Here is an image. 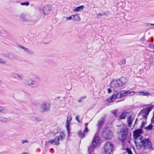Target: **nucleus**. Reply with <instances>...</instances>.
I'll return each mask as SVG.
<instances>
[{
  "label": "nucleus",
  "instance_id": "obj_47",
  "mask_svg": "<svg viewBox=\"0 0 154 154\" xmlns=\"http://www.w3.org/2000/svg\"><path fill=\"white\" fill-rule=\"evenodd\" d=\"M79 116H76V118H75V119L77 121L80 123V121L79 120Z\"/></svg>",
  "mask_w": 154,
  "mask_h": 154
},
{
  "label": "nucleus",
  "instance_id": "obj_18",
  "mask_svg": "<svg viewBox=\"0 0 154 154\" xmlns=\"http://www.w3.org/2000/svg\"><path fill=\"white\" fill-rule=\"evenodd\" d=\"M30 86L32 87L35 88L38 86V83L36 81L31 80Z\"/></svg>",
  "mask_w": 154,
  "mask_h": 154
},
{
  "label": "nucleus",
  "instance_id": "obj_40",
  "mask_svg": "<svg viewBox=\"0 0 154 154\" xmlns=\"http://www.w3.org/2000/svg\"><path fill=\"white\" fill-rule=\"evenodd\" d=\"M126 150L127 152H128V154H133L131 152V151L130 149L127 148L126 149Z\"/></svg>",
  "mask_w": 154,
  "mask_h": 154
},
{
  "label": "nucleus",
  "instance_id": "obj_51",
  "mask_svg": "<svg viewBox=\"0 0 154 154\" xmlns=\"http://www.w3.org/2000/svg\"><path fill=\"white\" fill-rule=\"evenodd\" d=\"M88 123H86L85 124V127H87V126L88 125Z\"/></svg>",
  "mask_w": 154,
  "mask_h": 154
},
{
  "label": "nucleus",
  "instance_id": "obj_55",
  "mask_svg": "<svg viewBox=\"0 0 154 154\" xmlns=\"http://www.w3.org/2000/svg\"><path fill=\"white\" fill-rule=\"evenodd\" d=\"M150 25L151 26H154V24H153V23H150Z\"/></svg>",
  "mask_w": 154,
  "mask_h": 154
},
{
  "label": "nucleus",
  "instance_id": "obj_3",
  "mask_svg": "<svg viewBox=\"0 0 154 154\" xmlns=\"http://www.w3.org/2000/svg\"><path fill=\"white\" fill-rule=\"evenodd\" d=\"M142 132V130L140 129H137L134 131L133 136L135 144L138 143L139 141H140L141 139L143 138V137L140 135Z\"/></svg>",
  "mask_w": 154,
  "mask_h": 154
},
{
  "label": "nucleus",
  "instance_id": "obj_43",
  "mask_svg": "<svg viewBox=\"0 0 154 154\" xmlns=\"http://www.w3.org/2000/svg\"><path fill=\"white\" fill-rule=\"evenodd\" d=\"M88 132V129L87 127H85V128L84 131V133H86Z\"/></svg>",
  "mask_w": 154,
  "mask_h": 154
},
{
  "label": "nucleus",
  "instance_id": "obj_15",
  "mask_svg": "<svg viewBox=\"0 0 154 154\" xmlns=\"http://www.w3.org/2000/svg\"><path fill=\"white\" fill-rule=\"evenodd\" d=\"M118 79L120 82V84L122 86L127 83L128 81L127 79L124 77H122Z\"/></svg>",
  "mask_w": 154,
  "mask_h": 154
},
{
  "label": "nucleus",
  "instance_id": "obj_56",
  "mask_svg": "<svg viewBox=\"0 0 154 154\" xmlns=\"http://www.w3.org/2000/svg\"><path fill=\"white\" fill-rule=\"evenodd\" d=\"M1 33H2V32H1V30L0 29V34H1Z\"/></svg>",
  "mask_w": 154,
  "mask_h": 154
},
{
  "label": "nucleus",
  "instance_id": "obj_1",
  "mask_svg": "<svg viewBox=\"0 0 154 154\" xmlns=\"http://www.w3.org/2000/svg\"><path fill=\"white\" fill-rule=\"evenodd\" d=\"M135 145L137 149H140L143 146L144 149H150L152 147V144L149 139H144V138L140 140V141L137 143Z\"/></svg>",
  "mask_w": 154,
  "mask_h": 154
},
{
  "label": "nucleus",
  "instance_id": "obj_16",
  "mask_svg": "<svg viewBox=\"0 0 154 154\" xmlns=\"http://www.w3.org/2000/svg\"><path fill=\"white\" fill-rule=\"evenodd\" d=\"M19 47L20 48L23 49L25 51L27 52L30 54H32L33 53V51L32 50L26 48L22 45H20Z\"/></svg>",
  "mask_w": 154,
  "mask_h": 154
},
{
  "label": "nucleus",
  "instance_id": "obj_9",
  "mask_svg": "<svg viewBox=\"0 0 154 154\" xmlns=\"http://www.w3.org/2000/svg\"><path fill=\"white\" fill-rule=\"evenodd\" d=\"M66 135L64 132H61L59 135L55 138L57 143L59 145L60 144L59 141H62L64 140L66 138Z\"/></svg>",
  "mask_w": 154,
  "mask_h": 154
},
{
  "label": "nucleus",
  "instance_id": "obj_19",
  "mask_svg": "<svg viewBox=\"0 0 154 154\" xmlns=\"http://www.w3.org/2000/svg\"><path fill=\"white\" fill-rule=\"evenodd\" d=\"M105 138L106 139H109L112 137V132L110 131H106L105 132Z\"/></svg>",
  "mask_w": 154,
  "mask_h": 154
},
{
  "label": "nucleus",
  "instance_id": "obj_5",
  "mask_svg": "<svg viewBox=\"0 0 154 154\" xmlns=\"http://www.w3.org/2000/svg\"><path fill=\"white\" fill-rule=\"evenodd\" d=\"M128 133L127 129L123 128L120 129V134L121 135V138H119V139L121 141L122 143H124Z\"/></svg>",
  "mask_w": 154,
  "mask_h": 154
},
{
  "label": "nucleus",
  "instance_id": "obj_30",
  "mask_svg": "<svg viewBox=\"0 0 154 154\" xmlns=\"http://www.w3.org/2000/svg\"><path fill=\"white\" fill-rule=\"evenodd\" d=\"M126 112L122 113L119 116V119H125L126 116Z\"/></svg>",
  "mask_w": 154,
  "mask_h": 154
},
{
  "label": "nucleus",
  "instance_id": "obj_60",
  "mask_svg": "<svg viewBox=\"0 0 154 154\" xmlns=\"http://www.w3.org/2000/svg\"><path fill=\"white\" fill-rule=\"evenodd\" d=\"M153 112L154 113V112Z\"/></svg>",
  "mask_w": 154,
  "mask_h": 154
},
{
  "label": "nucleus",
  "instance_id": "obj_31",
  "mask_svg": "<svg viewBox=\"0 0 154 154\" xmlns=\"http://www.w3.org/2000/svg\"><path fill=\"white\" fill-rule=\"evenodd\" d=\"M85 133L82 132L81 131H79L78 132V134L80 138H83L85 137Z\"/></svg>",
  "mask_w": 154,
  "mask_h": 154
},
{
  "label": "nucleus",
  "instance_id": "obj_28",
  "mask_svg": "<svg viewBox=\"0 0 154 154\" xmlns=\"http://www.w3.org/2000/svg\"><path fill=\"white\" fill-rule=\"evenodd\" d=\"M127 122L129 126H130L132 123V120L131 119V116H130L127 119Z\"/></svg>",
  "mask_w": 154,
  "mask_h": 154
},
{
  "label": "nucleus",
  "instance_id": "obj_14",
  "mask_svg": "<svg viewBox=\"0 0 154 154\" xmlns=\"http://www.w3.org/2000/svg\"><path fill=\"white\" fill-rule=\"evenodd\" d=\"M42 111L44 112L48 111L50 108V105L49 104L46 103H44L42 105Z\"/></svg>",
  "mask_w": 154,
  "mask_h": 154
},
{
  "label": "nucleus",
  "instance_id": "obj_22",
  "mask_svg": "<svg viewBox=\"0 0 154 154\" xmlns=\"http://www.w3.org/2000/svg\"><path fill=\"white\" fill-rule=\"evenodd\" d=\"M84 8V6L83 5H81L80 6H79L75 8L74 10L73 11L74 12H78L81 11L83 10Z\"/></svg>",
  "mask_w": 154,
  "mask_h": 154
},
{
  "label": "nucleus",
  "instance_id": "obj_45",
  "mask_svg": "<svg viewBox=\"0 0 154 154\" xmlns=\"http://www.w3.org/2000/svg\"><path fill=\"white\" fill-rule=\"evenodd\" d=\"M145 123L144 122H142L141 123V125L140 128H143L145 126Z\"/></svg>",
  "mask_w": 154,
  "mask_h": 154
},
{
  "label": "nucleus",
  "instance_id": "obj_10",
  "mask_svg": "<svg viewBox=\"0 0 154 154\" xmlns=\"http://www.w3.org/2000/svg\"><path fill=\"white\" fill-rule=\"evenodd\" d=\"M51 10V8L48 5L44 6L43 9H40V10L41 13H42L45 15H48L49 13Z\"/></svg>",
  "mask_w": 154,
  "mask_h": 154
},
{
  "label": "nucleus",
  "instance_id": "obj_39",
  "mask_svg": "<svg viewBox=\"0 0 154 154\" xmlns=\"http://www.w3.org/2000/svg\"><path fill=\"white\" fill-rule=\"evenodd\" d=\"M117 112V110H114L112 111V113L115 116H116V114Z\"/></svg>",
  "mask_w": 154,
  "mask_h": 154
},
{
  "label": "nucleus",
  "instance_id": "obj_38",
  "mask_svg": "<svg viewBox=\"0 0 154 154\" xmlns=\"http://www.w3.org/2000/svg\"><path fill=\"white\" fill-rule=\"evenodd\" d=\"M66 20H72V15L71 16H70L68 17H66Z\"/></svg>",
  "mask_w": 154,
  "mask_h": 154
},
{
  "label": "nucleus",
  "instance_id": "obj_58",
  "mask_svg": "<svg viewBox=\"0 0 154 154\" xmlns=\"http://www.w3.org/2000/svg\"><path fill=\"white\" fill-rule=\"evenodd\" d=\"M128 142L130 143V141H128Z\"/></svg>",
  "mask_w": 154,
  "mask_h": 154
},
{
  "label": "nucleus",
  "instance_id": "obj_48",
  "mask_svg": "<svg viewBox=\"0 0 154 154\" xmlns=\"http://www.w3.org/2000/svg\"><path fill=\"white\" fill-rule=\"evenodd\" d=\"M107 91L108 93H110L112 92V90L110 88H108Z\"/></svg>",
  "mask_w": 154,
  "mask_h": 154
},
{
  "label": "nucleus",
  "instance_id": "obj_50",
  "mask_svg": "<svg viewBox=\"0 0 154 154\" xmlns=\"http://www.w3.org/2000/svg\"><path fill=\"white\" fill-rule=\"evenodd\" d=\"M103 13L104 15H105L106 14H108L109 13V12L108 11H106V12H103Z\"/></svg>",
  "mask_w": 154,
  "mask_h": 154
},
{
  "label": "nucleus",
  "instance_id": "obj_52",
  "mask_svg": "<svg viewBox=\"0 0 154 154\" xmlns=\"http://www.w3.org/2000/svg\"><path fill=\"white\" fill-rule=\"evenodd\" d=\"M137 121V119H136L135 121L134 124H136Z\"/></svg>",
  "mask_w": 154,
  "mask_h": 154
},
{
  "label": "nucleus",
  "instance_id": "obj_25",
  "mask_svg": "<svg viewBox=\"0 0 154 154\" xmlns=\"http://www.w3.org/2000/svg\"><path fill=\"white\" fill-rule=\"evenodd\" d=\"M8 121V119L6 117L0 116V122H6Z\"/></svg>",
  "mask_w": 154,
  "mask_h": 154
},
{
  "label": "nucleus",
  "instance_id": "obj_53",
  "mask_svg": "<svg viewBox=\"0 0 154 154\" xmlns=\"http://www.w3.org/2000/svg\"><path fill=\"white\" fill-rule=\"evenodd\" d=\"M2 84V82L1 80H0V85H1V84Z\"/></svg>",
  "mask_w": 154,
  "mask_h": 154
},
{
  "label": "nucleus",
  "instance_id": "obj_6",
  "mask_svg": "<svg viewBox=\"0 0 154 154\" xmlns=\"http://www.w3.org/2000/svg\"><path fill=\"white\" fill-rule=\"evenodd\" d=\"M152 106H148L144 110H141L140 112L139 115H140L143 114V117L146 119L149 112L152 110Z\"/></svg>",
  "mask_w": 154,
  "mask_h": 154
},
{
  "label": "nucleus",
  "instance_id": "obj_49",
  "mask_svg": "<svg viewBox=\"0 0 154 154\" xmlns=\"http://www.w3.org/2000/svg\"><path fill=\"white\" fill-rule=\"evenodd\" d=\"M149 47L151 48H154V45H151L150 44Z\"/></svg>",
  "mask_w": 154,
  "mask_h": 154
},
{
  "label": "nucleus",
  "instance_id": "obj_17",
  "mask_svg": "<svg viewBox=\"0 0 154 154\" xmlns=\"http://www.w3.org/2000/svg\"><path fill=\"white\" fill-rule=\"evenodd\" d=\"M105 121V118L104 117H102L101 118V120L98 121L97 122V125L98 128H100L101 126L103 125Z\"/></svg>",
  "mask_w": 154,
  "mask_h": 154
},
{
  "label": "nucleus",
  "instance_id": "obj_34",
  "mask_svg": "<svg viewBox=\"0 0 154 154\" xmlns=\"http://www.w3.org/2000/svg\"><path fill=\"white\" fill-rule=\"evenodd\" d=\"M153 125L152 124L149 125L148 126L145 128L148 130H149L152 128Z\"/></svg>",
  "mask_w": 154,
  "mask_h": 154
},
{
  "label": "nucleus",
  "instance_id": "obj_2",
  "mask_svg": "<svg viewBox=\"0 0 154 154\" xmlns=\"http://www.w3.org/2000/svg\"><path fill=\"white\" fill-rule=\"evenodd\" d=\"M99 141L100 138L99 137L95 136L94 137L92 141V144L88 148V152L89 154H91V152L94 151L95 148L99 144Z\"/></svg>",
  "mask_w": 154,
  "mask_h": 154
},
{
  "label": "nucleus",
  "instance_id": "obj_23",
  "mask_svg": "<svg viewBox=\"0 0 154 154\" xmlns=\"http://www.w3.org/2000/svg\"><path fill=\"white\" fill-rule=\"evenodd\" d=\"M115 96V95H114L113 94L112 96L110 97L108 99L107 101L109 103L113 102L116 99V98L114 97Z\"/></svg>",
  "mask_w": 154,
  "mask_h": 154
},
{
  "label": "nucleus",
  "instance_id": "obj_29",
  "mask_svg": "<svg viewBox=\"0 0 154 154\" xmlns=\"http://www.w3.org/2000/svg\"><path fill=\"white\" fill-rule=\"evenodd\" d=\"M0 113L6 114L7 113V112L6 110H5V109L3 106H0Z\"/></svg>",
  "mask_w": 154,
  "mask_h": 154
},
{
  "label": "nucleus",
  "instance_id": "obj_59",
  "mask_svg": "<svg viewBox=\"0 0 154 154\" xmlns=\"http://www.w3.org/2000/svg\"><path fill=\"white\" fill-rule=\"evenodd\" d=\"M153 53H154V51H153Z\"/></svg>",
  "mask_w": 154,
  "mask_h": 154
},
{
  "label": "nucleus",
  "instance_id": "obj_27",
  "mask_svg": "<svg viewBox=\"0 0 154 154\" xmlns=\"http://www.w3.org/2000/svg\"><path fill=\"white\" fill-rule=\"evenodd\" d=\"M121 93L120 91L118 92L117 93H116V94H113L114 95H115V96H114L115 98L116 99L117 98H121L122 97H121V96L120 95Z\"/></svg>",
  "mask_w": 154,
  "mask_h": 154
},
{
  "label": "nucleus",
  "instance_id": "obj_20",
  "mask_svg": "<svg viewBox=\"0 0 154 154\" xmlns=\"http://www.w3.org/2000/svg\"><path fill=\"white\" fill-rule=\"evenodd\" d=\"M72 20L75 21H79L81 20V18L79 14H76L74 15H72Z\"/></svg>",
  "mask_w": 154,
  "mask_h": 154
},
{
  "label": "nucleus",
  "instance_id": "obj_24",
  "mask_svg": "<svg viewBox=\"0 0 154 154\" xmlns=\"http://www.w3.org/2000/svg\"><path fill=\"white\" fill-rule=\"evenodd\" d=\"M139 94L140 95L148 96L151 95V94L149 92L144 91H140Z\"/></svg>",
  "mask_w": 154,
  "mask_h": 154
},
{
  "label": "nucleus",
  "instance_id": "obj_54",
  "mask_svg": "<svg viewBox=\"0 0 154 154\" xmlns=\"http://www.w3.org/2000/svg\"><path fill=\"white\" fill-rule=\"evenodd\" d=\"M22 154H29L27 152H24Z\"/></svg>",
  "mask_w": 154,
  "mask_h": 154
},
{
  "label": "nucleus",
  "instance_id": "obj_4",
  "mask_svg": "<svg viewBox=\"0 0 154 154\" xmlns=\"http://www.w3.org/2000/svg\"><path fill=\"white\" fill-rule=\"evenodd\" d=\"M114 148L113 145L110 142L106 143L104 146L105 152L106 154H112Z\"/></svg>",
  "mask_w": 154,
  "mask_h": 154
},
{
  "label": "nucleus",
  "instance_id": "obj_13",
  "mask_svg": "<svg viewBox=\"0 0 154 154\" xmlns=\"http://www.w3.org/2000/svg\"><path fill=\"white\" fill-rule=\"evenodd\" d=\"M45 144L46 146H48L49 145L53 144L56 146H58V144L55 138L52 140H49L45 142Z\"/></svg>",
  "mask_w": 154,
  "mask_h": 154
},
{
  "label": "nucleus",
  "instance_id": "obj_57",
  "mask_svg": "<svg viewBox=\"0 0 154 154\" xmlns=\"http://www.w3.org/2000/svg\"><path fill=\"white\" fill-rule=\"evenodd\" d=\"M70 118H69V120H70Z\"/></svg>",
  "mask_w": 154,
  "mask_h": 154
},
{
  "label": "nucleus",
  "instance_id": "obj_21",
  "mask_svg": "<svg viewBox=\"0 0 154 154\" xmlns=\"http://www.w3.org/2000/svg\"><path fill=\"white\" fill-rule=\"evenodd\" d=\"M20 19L23 21H28V20L27 17H26V14L23 13L21 14L20 16Z\"/></svg>",
  "mask_w": 154,
  "mask_h": 154
},
{
  "label": "nucleus",
  "instance_id": "obj_32",
  "mask_svg": "<svg viewBox=\"0 0 154 154\" xmlns=\"http://www.w3.org/2000/svg\"><path fill=\"white\" fill-rule=\"evenodd\" d=\"M0 63L2 65H6L7 63L6 61L4 60L0 57Z\"/></svg>",
  "mask_w": 154,
  "mask_h": 154
},
{
  "label": "nucleus",
  "instance_id": "obj_35",
  "mask_svg": "<svg viewBox=\"0 0 154 154\" xmlns=\"http://www.w3.org/2000/svg\"><path fill=\"white\" fill-rule=\"evenodd\" d=\"M29 3L28 2H23L20 3V5H26V6H28L29 5Z\"/></svg>",
  "mask_w": 154,
  "mask_h": 154
},
{
  "label": "nucleus",
  "instance_id": "obj_12",
  "mask_svg": "<svg viewBox=\"0 0 154 154\" xmlns=\"http://www.w3.org/2000/svg\"><path fill=\"white\" fill-rule=\"evenodd\" d=\"M121 97H125L127 96L128 94H130L132 93H135V92L134 91H131V90H123L120 91Z\"/></svg>",
  "mask_w": 154,
  "mask_h": 154
},
{
  "label": "nucleus",
  "instance_id": "obj_37",
  "mask_svg": "<svg viewBox=\"0 0 154 154\" xmlns=\"http://www.w3.org/2000/svg\"><path fill=\"white\" fill-rule=\"evenodd\" d=\"M58 133V131L56 129H55V131H54H54L51 132V133L54 135H55L56 134H57Z\"/></svg>",
  "mask_w": 154,
  "mask_h": 154
},
{
  "label": "nucleus",
  "instance_id": "obj_33",
  "mask_svg": "<svg viewBox=\"0 0 154 154\" xmlns=\"http://www.w3.org/2000/svg\"><path fill=\"white\" fill-rule=\"evenodd\" d=\"M31 119L33 121H39L40 120V119L38 117H32L31 118Z\"/></svg>",
  "mask_w": 154,
  "mask_h": 154
},
{
  "label": "nucleus",
  "instance_id": "obj_26",
  "mask_svg": "<svg viewBox=\"0 0 154 154\" xmlns=\"http://www.w3.org/2000/svg\"><path fill=\"white\" fill-rule=\"evenodd\" d=\"M31 80L26 79L24 81V84L26 85L30 86Z\"/></svg>",
  "mask_w": 154,
  "mask_h": 154
},
{
  "label": "nucleus",
  "instance_id": "obj_42",
  "mask_svg": "<svg viewBox=\"0 0 154 154\" xmlns=\"http://www.w3.org/2000/svg\"><path fill=\"white\" fill-rule=\"evenodd\" d=\"M28 141L27 140H22V143L23 144L28 143Z\"/></svg>",
  "mask_w": 154,
  "mask_h": 154
},
{
  "label": "nucleus",
  "instance_id": "obj_41",
  "mask_svg": "<svg viewBox=\"0 0 154 154\" xmlns=\"http://www.w3.org/2000/svg\"><path fill=\"white\" fill-rule=\"evenodd\" d=\"M104 15L103 13V14H101V13H100L98 14L97 15V18L99 19L100 18L101 16L103 15Z\"/></svg>",
  "mask_w": 154,
  "mask_h": 154
},
{
  "label": "nucleus",
  "instance_id": "obj_36",
  "mask_svg": "<svg viewBox=\"0 0 154 154\" xmlns=\"http://www.w3.org/2000/svg\"><path fill=\"white\" fill-rule=\"evenodd\" d=\"M86 98V97L85 96H82L78 100V102L79 103H80L83 100L85 99Z\"/></svg>",
  "mask_w": 154,
  "mask_h": 154
},
{
  "label": "nucleus",
  "instance_id": "obj_11",
  "mask_svg": "<svg viewBox=\"0 0 154 154\" xmlns=\"http://www.w3.org/2000/svg\"><path fill=\"white\" fill-rule=\"evenodd\" d=\"M72 118L71 116H68L67 118V120L66 121V128L67 131V134H68V136H69V134L70 133V129L69 128V122L72 120Z\"/></svg>",
  "mask_w": 154,
  "mask_h": 154
},
{
  "label": "nucleus",
  "instance_id": "obj_44",
  "mask_svg": "<svg viewBox=\"0 0 154 154\" xmlns=\"http://www.w3.org/2000/svg\"><path fill=\"white\" fill-rule=\"evenodd\" d=\"M151 122L152 123H154V113L153 112V116L152 118Z\"/></svg>",
  "mask_w": 154,
  "mask_h": 154
},
{
  "label": "nucleus",
  "instance_id": "obj_46",
  "mask_svg": "<svg viewBox=\"0 0 154 154\" xmlns=\"http://www.w3.org/2000/svg\"><path fill=\"white\" fill-rule=\"evenodd\" d=\"M121 63L122 64H124L126 63L125 60H122L121 61Z\"/></svg>",
  "mask_w": 154,
  "mask_h": 154
},
{
  "label": "nucleus",
  "instance_id": "obj_8",
  "mask_svg": "<svg viewBox=\"0 0 154 154\" xmlns=\"http://www.w3.org/2000/svg\"><path fill=\"white\" fill-rule=\"evenodd\" d=\"M11 75L13 79L19 80H22L24 79L23 75L14 72H11Z\"/></svg>",
  "mask_w": 154,
  "mask_h": 154
},
{
  "label": "nucleus",
  "instance_id": "obj_7",
  "mask_svg": "<svg viewBox=\"0 0 154 154\" xmlns=\"http://www.w3.org/2000/svg\"><path fill=\"white\" fill-rule=\"evenodd\" d=\"M109 86L110 87L113 88L114 89H117L122 86L120 84V82L118 79L116 80H113L112 81L109 85Z\"/></svg>",
  "mask_w": 154,
  "mask_h": 154
}]
</instances>
